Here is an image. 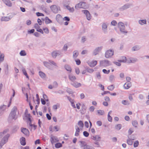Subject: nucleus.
<instances>
[{
  "instance_id": "nucleus-59",
  "label": "nucleus",
  "mask_w": 149,
  "mask_h": 149,
  "mask_svg": "<svg viewBox=\"0 0 149 149\" xmlns=\"http://www.w3.org/2000/svg\"><path fill=\"white\" fill-rule=\"evenodd\" d=\"M133 132V130L132 128H130L128 131L129 134L130 135Z\"/></svg>"
},
{
  "instance_id": "nucleus-34",
  "label": "nucleus",
  "mask_w": 149,
  "mask_h": 149,
  "mask_svg": "<svg viewBox=\"0 0 149 149\" xmlns=\"http://www.w3.org/2000/svg\"><path fill=\"white\" fill-rule=\"evenodd\" d=\"M66 7L70 12H73L74 11V9L73 7L71 8L68 5H67L66 6Z\"/></svg>"
},
{
  "instance_id": "nucleus-15",
  "label": "nucleus",
  "mask_w": 149,
  "mask_h": 149,
  "mask_svg": "<svg viewBox=\"0 0 149 149\" xmlns=\"http://www.w3.org/2000/svg\"><path fill=\"white\" fill-rule=\"evenodd\" d=\"M91 139L95 141H100L101 138L99 135H96L95 136H92L91 137Z\"/></svg>"
},
{
  "instance_id": "nucleus-56",
  "label": "nucleus",
  "mask_w": 149,
  "mask_h": 149,
  "mask_svg": "<svg viewBox=\"0 0 149 149\" xmlns=\"http://www.w3.org/2000/svg\"><path fill=\"white\" fill-rule=\"evenodd\" d=\"M117 24V23L115 20H113L111 22V25L113 26H116Z\"/></svg>"
},
{
  "instance_id": "nucleus-4",
  "label": "nucleus",
  "mask_w": 149,
  "mask_h": 149,
  "mask_svg": "<svg viewBox=\"0 0 149 149\" xmlns=\"http://www.w3.org/2000/svg\"><path fill=\"white\" fill-rule=\"evenodd\" d=\"M9 136L10 134H8L3 138L0 142V146L1 147H2V146L7 142Z\"/></svg>"
},
{
  "instance_id": "nucleus-29",
  "label": "nucleus",
  "mask_w": 149,
  "mask_h": 149,
  "mask_svg": "<svg viewBox=\"0 0 149 149\" xmlns=\"http://www.w3.org/2000/svg\"><path fill=\"white\" fill-rule=\"evenodd\" d=\"M78 125L80 127V130H82L84 126V124L82 121L81 120H79L78 123Z\"/></svg>"
},
{
  "instance_id": "nucleus-5",
  "label": "nucleus",
  "mask_w": 149,
  "mask_h": 149,
  "mask_svg": "<svg viewBox=\"0 0 149 149\" xmlns=\"http://www.w3.org/2000/svg\"><path fill=\"white\" fill-rule=\"evenodd\" d=\"M50 8L52 11L54 13H57L58 11L60 10V8L56 5L51 6Z\"/></svg>"
},
{
  "instance_id": "nucleus-35",
  "label": "nucleus",
  "mask_w": 149,
  "mask_h": 149,
  "mask_svg": "<svg viewBox=\"0 0 149 149\" xmlns=\"http://www.w3.org/2000/svg\"><path fill=\"white\" fill-rule=\"evenodd\" d=\"M39 74L40 76L42 78H45L46 77V75L45 73L42 71H39Z\"/></svg>"
},
{
  "instance_id": "nucleus-25",
  "label": "nucleus",
  "mask_w": 149,
  "mask_h": 149,
  "mask_svg": "<svg viewBox=\"0 0 149 149\" xmlns=\"http://www.w3.org/2000/svg\"><path fill=\"white\" fill-rule=\"evenodd\" d=\"M146 22L147 21L146 19L140 20L138 21L139 24L141 25H143V24H146Z\"/></svg>"
},
{
  "instance_id": "nucleus-13",
  "label": "nucleus",
  "mask_w": 149,
  "mask_h": 149,
  "mask_svg": "<svg viewBox=\"0 0 149 149\" xmlns=\"http://www.w3.org/2000/svg\"><path fill=\"white\" fill-rule=\"evenodd\" d=\"M6 105H3L0 106V116H2L4 113L6 108Z\"/></svg>"
},
{
  "instance_id": "nucleus-50",
  "label": "nucleus",
  "mask_w": 149,
  "mask_h": 149,
  "mask_svg": "<svg viewBox=\"0 0 149 149\" xmlns=\"http://www.w3.org/2000/svg\"><path fill=\"white\" fill-rule=\"evenodd\" d=\"M82 12L84 13L86 16L88 14V13H90L87 10H82Z\"/></svg>"
},
{
  "instance_id": "nucleus-58",
  "label": "nucleus",
  "mask_w": 149,
  "mask_h": 149,
  "mask_svg": "<svg viewBox=\"0 0 149 149\" xmlns=\"http://www.w3.org/2000/svg\"><path fill=\"white\" fill-rule=\"evenodd\" d=\"M68 48V46L66 44H65V45H64L63 46V49L64 51H66L67 50V49Z\"/></svg>"
},
{
  "instance_id": "nucleus-2",
  "label": "nucleus",
  "mask_w": 149,
  "mask_h": 149,
  "mask_svg": "<svg viewBox=\"0 0 149 149\" xmlns=\"http://www.w3.org/2000/svg\"><path fill=\"white\" fill-rule=\"evenodd\" d=\"M118 26L120 31L122 33L124 34L127 33V31L125 30V27L123 23L121 22H119L118 24Z\"/></svg>"
},
{
  "instance_id": "nucleus-16",
  "label": "nucleus",
  "mask_w": 149,
  "mask_h": 149,
  "mask_svg": "<svg viewBox=\"0 0 149 149\" xmlns=\"http://www.w3.org/2000/svg\"><path fill=\"white\" fill-rule=\"evenodd\" d=\"M21 132L26 136H28L29 134V132L28 130L25 128H22Z\"/></svg>"
},
{
  "instance_id": "nucleus-9",
  "label": "nucleus",
  "mask_w": 149,
  "mask_h": 149,
  "mask_svg": "<svg viewBox=\"0 0 149 149\" xmlns=\"http://www.w3.org/2000/svg\"><path fill=\"white\" fill-rule=\"evenodd\" d=\"M100 64V66L104 67L108 66L111 65L110 61L107 60L101 61Z\"/></svg>"
},
{
  "instance_id": "nucleus-32",
  "label": "nucleus",
  "mask_w": 149,
  "mask_h": 149,
  "mask_svg": "<svg viewBox=\"0 0 149 149\" xmlns=\"http://www.w3.org/2000/svg\"><path fill=\"white\" fill-rule=\"evenodd\" d=\"M49 63H50L52 65H53L54 67H55L56 68L58 67L57 64L54 61L51 60H49Z\"/></svg>"
},
{
  "instance_id": "nucleus-47",
  "label": "nucleus",
  "mask_w": 149,
  "mask_h": 149,
  "mask_svg": "<svg viewBox=\"0 0 149 149\" xmlns=\"http://www.w3.org/2000/svg\"><path fill=\"white\" fill-rule=\"evenodd\" d=\"M139 145V141H135L134 143V148L137 147Z\"/></svg>"
},
{
  "instance_id": "nucleus-22",
  "label": "nucleus",
  "mask_w": 149,
  "mask_h": 149,
  "mask_svg": "<svg viewBox=\"0 0 149 149\" xmlns=\"http://www.w3.org/2000/svg\"><path fill=\"white\" fill-rule=\"evenodd\" d=\"M5 4L9 7H11L12 6V3L9 0H4L3 1Z\"/></svg>"
},
{
  "instance_id": "nucleus-64",
  "label": "nucleus",
  "mask_w": 149,
  "mask_h": 149,
  "mask_svg": "<svg viewBox=\"0 0 149 149\" xmlns=\"http://www.w3.org/2000/svg\"><path fill=\"white\" fill-rule=\"evenodd\" d=\"M97 124L98 125L100 126L102 125V123L100 121L98 120L97 122Z\"/></svg>"
},
{
  "instance_id": "nucleus-44",
  "label": "nucleus",
  "mask_w": 149,
  "mask_h": 149,
  "mask_svg": "<svg viewBox=\"0 0 149 149\" xmlns=\"http://www.w3.org/2000/svg\"><path fill=\"white\" fill-rule=\"evenodd\" d=\"M121 127V125L120 124H118L115 126V128L117 130H119Z\"/></svg>"
},
{
  "instance_id": "nucleus-46",
  "label": "nucleus",
  "mask_w": 149,
  "mask_h": 149,
  "mask_svg": "<svg viewBox=\"0 0 149 149\" xmlns=\"http://www.w3.org/2000/svg\"><path fill=\"white\" fill-rule=\"evenodd\" d=\"M62 146V144L60 143H56L55 145V146L56 148H59L61 147Z\"/></svg>"
},
{
  "instance_id": "nucleus-49",
  "label": "nucleus",
  "mask_w": 149,
  "mask_h": 149,
  "mask_svg": "<svg viewBox=\"0 0 149 149\" xmlns=\"http://www.w3.org/2000/svg\"><path fill=\"white\" fill-rule=\"evenodd\" d=\"M86 70L88 72L90 73H92L94 71L93 69L92 68H87Z\"/></svg>"
},
{
  "instance_id": "nucleus-54",
  "label": "nucleus",
  "mask_w": 149,
  "mask_h": 149,
  "mask_svg": "<svg viewBox=\"0 0 149 149\" xmlns=\"http://www.w3.org/2000/svg\"><path fill=\"white\" fill-rule=\"evenodd\" d=\"M102 72L105 74H108L109 73L110 70H106L104 69L103 70Z\"/></svg>"
},
{
  "instance_id": "nucleus-60",
  "label": "nucleus",
  "mask_w": 149,
  "mask_h": 149,
  "mask_svg": "<svg viewBox=\"0 0 149 149\" xmlns=\"http://www.w3.org/2000/svg\"><path fill=\"white\" fill-rule=\"evenodd\" d=\"M63 19L64 20L66 21H69L70 20V19L68 17H65Z\"/></svg>"
},
{
  "instance_id": "nucleus-28",
  "label": "nucleus",
  "mask_w": 149,
  "mask_h": 149,
  "mask_svg": "<svg viewBox=\"0 0 149 149\" xmlns=\"http://www.w3.org/2000/svg\"><path fill=\"white\" fill-rule=\"evenodd\" d=\"M128 139L127 140V144L130 145H131L133 144V141L130 139V136L128 135Z\"/></svg>"
},
{
  "instance_id": "nucleus-38",
  "label": "nucleus",
  "mask_w": 149,
  "mask_h": 149,
  "mask_svg": "<svg viewBox=\"0 0 149 149\" xmlns=\"http://www.w3.org/2000/svg\"><path fill=\"white\" fill-rule=\"evenodd\" d=\"M8 131V129H7L4 130L3 132L0 133V138H1V137L4 134H5Z\"/></svg>"
},
{
  "instance_id": "nucleus-19",
  "label": "nucleus",
  "mask_w": 149,
  "mask_h": 149,
  "mask_svg": "<svg viewBox=\"0 0 149 149\" xmlns=\"http://www.w3.org/2000/svg\"><path fill=\"white\" fill-rule=\"evenodd\" d=\"M121 59L118 60V62H120L125 63L127 61L126 57L124 56H121L120 58Z\"/></svg>"
},
{
  "instance_id": "nucleus-11",
  "label": "nucleus",
  "mask_w": 149,
  "mask_h": 149,
  "mask_svg": "<svg viewBox=\"0 0 149 149\" xmlns=\"http://www.w3.org/2000/svg\"><path fill=\"white\" fill-rule=\"evenodd\" d=\"M130 6L131 5L130 3H126L120 7L119 10L120 11H123L129 8Z\"/></svg>"
},
{
  "instance_id": "nucleus-43",
  "label": "nucleus",
  "mask_w": 149,
  "mask_h": 149,
  "mask_svg": "<svg viewBox=\"0 0 149 149\" xmlns=\"http://www.w3.org/2000/svg\"><path fill=\"white\" fill-rule=\"evenodd\" d=\"M122 103L124 105H128L130 104L129 102L126 100H123L122 102Z\"/></svg>"
},
{
  "instance_id": "nucleus-37",
  "label": "nucleus",
  "mask_w": 149,
  "mask_h": 149,
  "mask_svg": "<svg viewBox=\"0 0 149 149\" xmlns=\"http://www.w3.org/2000/svg\"><path fill=\"white\" fill-rule=\"evenodd\" d=\"M45 22L46 24H48L52 22V21L49 19L47 17H46L45 19Z\"/></svg>"
},
{
  "instance_id": "nucleus-27",
  "label": "nucleus",
  "mask_w": 149,
  "mask_h": 149,
  "mask_svg": "<svg viewBox=\"0 0 149 149\" xmlns=\"http://www.w3.org/2000/svg\"><path fill=\"white\" fill-rule=\"evenodd\" d=\"M64 67L67 71L69 72H70L71 71V69L70 67L68 65L66 64L65 65Z\"/></svg>"
},
{
  "instance_id": "nucleus-52",
  "label": "nucleus",
  "mask_w": 149,
  "mask_h": 149,
  "mask_svg": "<svg viewBox=\"0 0 149 149\" xmlns=\"http://www.w3.org/2000/svg\"><path fill=\"white\" fill-rule=\"evenodd\" d=\"M83 134L86 137H88L89 135V133L86 131H85L84 132Z\"/></svg>"
},
{
  "instance_id": "nucleus-8",
  "label": "nucleus",
  "mask_w": 149,
  "mask_h": 149,
  "mask_svg": "<svg viewBox=\"0 0 149 149\" xmlns=\"http://www.w3.org/2000/svg\"><path fill=\"white\" fill-rule=\"evenodd\" d=\"M103 48V47L102 46L96 47L93 51V54L94 56L98 54L99 52L102 50Z\"/></svg>"
},
{
  "instance_id": "nucleus-57",
  "label": "nucleus",
  "mask_w": 149,
  "mask_h": 149,
  "mask_svg": "<svg viewBox=\"0 0 149 149\" xmlns=\"http://www.w3.org/2000/svg\"><path fill=\"white\" fill-rule=\"evenodd\" d=\"M66 91L69 94H72L73 93L71 89L69 88L67 89Z\"/></svg>"
},
{
  "instance_id": "nucleus-40",
  "label": "nucleus",
  "mask_w": 149,
  "mask_h": 149,
  "mask_svg": "<svg viewBox=\"0 0 149 149\" xmlns=\"http://www.w3.org/2000/svg\"><path fill=\"white\" fill-rule=\"evenodd\" d=\"M114 88V86L113 85H111L107 87V89L110 90L112 91L113 90Z\"/></svg>"
},
{
  "instance_id": "nucleus-10",
  "label": "nucleus",
  "mask_w": 149,
  "mask_h": 149,
  "mask_svg": "<svg viewBox=\"0 0 149 149\" xmlns=\"http://www.w3.org/2000/svg\"><path fill=\"white\" fill-rule=\"evenodd\" d=\"M79 142L80 143V146L81 149H87L89 147V145H87L84 141H79Z\"/></svg>"
},
{
  "instance_id": "nucleus-24",
  "label": "nucleus",
  "mask_w": 149,
  "mask_h": 149,
  "mask_svg": "<svg viewBox=\"0 0 149 149\" xmlns=\"http://www.w3.org/2000/svg\"><path fill=\"white\" fill-rule=\"evenodd\" d=\"M140 47L139 45H135L132 48V50L133 51H138L140 49Z\"/></svg>"
},
{
  "instance_id": "nucleus-55",
  "label": "nucleus",
  "mask_w": 149,
  "mask_h": 149,
  "mask_svg": "<svg viewBox=\"0 0 149 149\" xmlns=\"http://www.w3.org/2000/svg\"><path fill=\"white\" fill-rule=\"evenodd\" d=\"M43 30L44 31V32L46 33H48L49 32L48 29L47 28H43Z\"/></svg>"
},
{
  "instance_id": "nucleus-18",
  "label": "nucleus",
  "mask_w": 149,
  "mask_h": 149,
  "mask_svg": "<svg viewBox=\"0 0 149 149\" xmlns=\"http://www.w3.org/2000/svg\"><path fill=\"white\" fill-rule=\"evenodd\" d=\"M69 79L71 81L74 82L76 79V77L74 75L72 74H70L68 75Z\"/></svg>"
},
{
  "instance_id": "nucleus-51",
  "label": "nucleus",
  "mask_w": 149,
  "mask_h": 149,
  "mask_svg": "<svg viewBox=\"0 0 149 149\" xmlns=\"http://www.w3.org/2000/svg\"><path fill=\"white\" fill-rule=\"evenodd\" d=\"M34 27L37 30L40 29V26H39L38 24L36 23L35 24Z\"/></svg>"
},
{
  "instance_id": "nucleus-42",
  "label": "nucleus",
  "mask_w": 149,
  "mask_h": 149,
  "mask_svg": "<svg viewBox=\"0 0 149 149\" xmlns=\"http://www.w3.org/2000/svg\"><path fill=\"white\" fill-rule=\"evenodd\" d=\"M97 112L100 115H103L104 114V111L103 110H98L97 111Z\"/></svg>"
},
{
  "instance_id": "nucleus-17",
  "label": "nucleus",
  "mask_w": 149,
  "mask_h": 149,
  "mask_svg": "<svg viewBox=\"0 0 149 149\" xmlns=\"http://www.w3.org/2000/svg\"><path fill=\"white\" fill-rule=\"evenodd\" d=\"M71 84L76 88L79 87L81 86V84L77 82L72 83Z\"/></svg>"
},
{
  "instance_id": "nucleus-61",
  "label": "nucleus",
  "mask_w": 149,
  "mask_h": 149,
  "mask_svg": "<svg viewBox=\"0 0 149 149\" xmlns=\"http://www.w3.org/2000/svg\"><path fill=\"white\" fill-rule=\"evenodd\" d=\"M87 50H84L82 51L81 52V54L82 55L85 54L87 53Z\"/></svg>"
},
{
  "instance_id": "nucleus-41",
  "label": "nucleus",
  "mask_w": 149,
  "mask_h": 149,
  "mask_svg": "<svg viewBox=\"0 0 149 149\" xmlns=\"http://www.w3.org/2000/svg\"><path fill=\"white\" fill-rule=\"evenodd\" d=\"M87 38L86 37L84 36L81 38V42L82 43H84L86 41Z\"/></svg>"
},
{
  "instance_id": "nucleus-12",
  "label": "nucleus",
  "mask_w": 149,
  "mask_h": 149,
  "mask_svg": "<svg viewBox=\"0 0 149 149\" xmlns=\"http://www.w3.org/2000/svg\"><path fill=\"white\" fill-rule=\"evenodd\" d=\"M61 54V52L58 50L54 51L52 53V56L54 58H56L57 56Z\"/></svg>"
},
{
  "instance_id": "nucleus-62",
  "label": "nucleus",
  "mask_w": 149,
  "mask_h": 149,
  "mask_svg": "<svg viewBox=\"0 0 149 149\" xmlns=\"http://www.w3.org/2000/svg\"><path fill=\"white\" fill-rule=\"evenodd\" d=\"M94 109L95 108L94 107L91 106L90 107L89 110L91 112H93L94 111Z\"/></svg>"
},
{
  "instance_id": "nucleus-20",
  "label": "nucleus",
  "mask_w": 149,
  "mask_h": 149,
  "mask_svg": "<svg viewBox=\"0 0 149 149\" xmlns=\"http://www.w3.org/2000/svg\"><path fill=\"white\" fill-rule=\"evenodd\" d=\"M75 129H76V132L75 134V136H78L79 135V133L80 132V129L79 128V127H78V126L76 125L75 126Z\"/></svg>"
},
{
  "instance_id": "nucleus-36",
  "label": "nucleus",
  "mask_w": 149,
  "mask_h": 149,
  "mask_svg": "<svg viewBox=\"0 0 149 149\" xmlns=\"http://www.w3.org/2000/svg\"><path fill=\"white\" fill-rule=\"evenodd\" d=\"M44 65L48 68L50 69V63L46 61H44L43 62Z\"/></svg>"
},
{
  "instance_id": "nucleus-31",
  "label": "nucleus",
  "mask_w": 149,
  "mask_h": 149,
  "mask_svg": "<svg viewBox=\"0 0 149 149\" xmlns=\"http://www.w3.org/2000/svg\"><path fill=\"white\" fill-rule=\"evenodd\" d=\"M20 143L23 146H24L26 145L25 139L24 137H22L20 139Z\"/></svg>"
},
{
  "instance_id": "nucleus-48",
  "label": "nucleus",
  "mask_w": 149,
  "mask_h": 149,
  "mask_svg": "<svg viewBox=\"0 0 149 149\" xmlns=\"http://www.w3.org/2000/svg\"><path fill=\"white\" fill-rule=\"evenodd\" d=\"M87 19L88 20H90L91 19V16L90 13H88V14L86 16Z\"/></svg>"
},
{
  "instance_id": "nucleus-45",
  "label": "nucleus",
  "mask_w": 149,
  "mask_h": 149,
  "mask_svg": "<svg viewBox=\"0 0 149 149\" xmlns=\"http://www.w3.org/2000/svg\"><path fill=\"white\" fill-rule=\"evenodd\" d=\"M20 54L21 56H25L26 54V53L24 50H22L20 53Z\"/></svg>"
},
{
  "instance_id": "nucleus-7",
  "label": "nucleus",
  "mask_w": 149,
  "mask_h": 149,
  "mask_svg": "<svg viewBox=\"0 0 149 149\" xmlns=\"http://www.w3.org/2000/svg\"><path fill=\"white\" fill-rule=\"evenodd\" d=\"M86 3L85 2H81L76 5L75 8L76 9L78 8H83L86 9Z\"/></svg>"
},
{
  "instance_id": "nucleus-23",
  "label": "nucleus",
  "mask_w": 149,
  "mask_h": 149,
  "mask_svg": "<svg viewBox=\"0 0 149 149\" xmlns=\"http://www.w3.org/2000/svg\"><path fill=\"white\" fill-rule=\"evenodd\" d=\"M11 19V18L8 17H2L1 18V20L2 21H7L10 20Z\"/></svg>"
},
{
  "instance_id": "nucleus-30",
  "label": "nucleus",
  "mask_w": 149,
  "mask_h": 149,
  "mask_svg": "<svg viewBox=\"0 0 149 149\" xmlns=\"http://www.w3.org/2000/svg\"><path fill=\"white\" fill-rule=\"evenodd\" d=\"M131 86V83L130 82L128 83H125L124 85V87L125 89H128L130 88Z\"/></svg>"
},
{
  "instance_id": "nucleus-33",
  "label": "nucleus",
  "mask_w": 149,
  "mask_h": 149,
  "mask_svg": "<svg viewBox=\"0 0 149 149\" xmlns=\"http://www.w3.org/2000/svg\"><path fill=\"white\" fill-rule=\"evenodd\" d=\"M33 127V129L34 130H36V128L37 126L36 125L32 124L31 122H30L29 123V128L32 129Z\"/></svg>"
},
{
  "instance_id": "nucleus-63",
  "label": "nucleus",
  "mask_w": 149,
  "mask_h": 149,
  "mask_svg": "<svg viewBox=\"0 0 149 149\" xmlns=\"http://www.w3.org/2000/svg\"><path fill=\"white\" fill-rule=\"evenodd\" d=\"M130 139L132 140V141L135 140L136 138L134 136V135L133 134L130 137Z\"/></svg>"
},
{
  "instance_id": "nucleus-21",
  "label": "nucleus",
  "mask_w": 149,
  "mask_h": 149,
  "mask_svg": "<svg viewBox=\"0 0 149 149\" xmlns=\"http://www.w3.org/2000/svg\"><path fill=\"white\" fill-rule=\"evenodd\" d=\"M97 61H93L89 63V65L91 67H93L97 64Z\"/></svg>"
},
{
  "instance_id": "nucleus-53",
  "label": "nucleus",
  "mask_w": 149,
  "mask_h": 149,
  "mask_svg": "<svg viewBox=\"0 0 149 149\" xmlns=\"http://www.w3.org/2000/svg\"><path fill=\"white\" fill-rule=\"evenodd\" d=\"M114 76L113 75H111L109 77V80L110 81H112L114 79Z\"/></svg>"
},
{
  "instance_id": "nucleus-14",
  "label": "nucleus",
  "mask_w": 149,
  "mask_h": 149,
  "mask_svg": "<svg viewBox=\"0 0 149 149\" xmlns=\"http://www.w3.org/2000/svg\"><path fill=\"white\" fill-rule=\"evenodd\" d=\"M50 141L52 144L58 141V139L57 137L54 136H51L50 138Z\"/></svg>"
},
{
  "instance_id": "nucleus-39",
  "label": "nucleus",
  "mask_w": 149,
  "mask_h": 149,
  "mask_svg": "<svg viewBox=\"0 0 149 149\" xmlns=\"http://www.w3.org/2000/svg\"><path fill=\"white\" fill-rule=\"evenodd\" d=\"M132 125L135 127H136L138 125V122L136 120H134L132 121Z\"/></svg>"
},
{
  "instance_id": "nucleus-3",
  "label": "nucleus",
  "mask_w": 149,
  "mask_h": 149,
  "mask_svg": "<svg viewBox=\"0 0 149 149\" xmlns=\"http://www.w3.org/2000/svg\"><path fill=\"white\" fill-rule=\"evenodd\" d=\"M114 53V51L113 49H109L106 52L105 57L107 58H110L113 55Z\"/></svg>"
},
{
  "instance_id": "nucleus-6",
  "label": "nucleus",
  "mask_w": 149,
  "mask_h": 149,
  "mask_svg": "<svg viewBox=\"0 0 149 149\" xmlns=\"http://www.w3.org/2000/svg\"><path fill=\"white\" fill-rule=\"evenodd\" d=\"M108 24L107 22H103L102 25V29L103 32L104 33H107L108 32Z\"/></svg>"
},
{
  "instance_id": "nucleus-26",
  "label": "nucleus",
  "mask_w": 149,
  "mask_h": 149,
  "mask_svg": "<svg viewBox=\"0 0 149 149\" xmlns=\"http://www.w3.org/2000/svg\"><path fill=\"white\" fill-rule=\"evenodd\" d=\"M79 54V52L78 51L75 50L73 52V57L75 59L77 57Z\"/></svg>"
},
{
  "instance_id": "nucleus-1",
  "label": "nucleus",
  "mask_w": 149,
  "mask_h": 149,
  "mask_svg": "<svg viewBox=\"0 0 149 149\" xmlns=\"http://www.w3.org/2000/svg\"><path fill=\"white\" fill-rule=\"evenodd\" d=\"M17 111V108L16 107H14L12 108L9 116V121L13 119L15 120L17 118V117L16 114Z\"/></svg>"
}]
</instances>
